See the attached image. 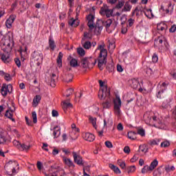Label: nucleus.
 Listing matches in <instances>:
<instances>
[{
	"label": "nucleus",
	"instance_id": "16",
	"mask_svg": "<svg viewBox=\"0 0 176 176\" xmlns=\"http://www.w3.org/2000/svg\"><path fill=\"white\" fill-rule=\"evenodd\" d=\"M72 129L73 131L69 134L70 140H76V138H78V136L74 137L73 134L74 133V131H75L76 133H79V129L76 128V124H72Z\"/></svg>",
	"mask_w": 176,
	"mask_h": 176
},
{
	"label": "nucleus",
	"instance_id": "10",
	"mask_svg": "<svg viewBox=\"0 0 176 176\" xmlns=\"http://www.w3.org/2000/svg\"><path fill=\"white\" fill-rule=\"evenodd\" d=\"M12 89H13V87L12 86V85H7L6 84H3L1 89V93L2 96L5 97L8 96V93H12Z\"/></svg>",
	"mask_w": 176,
	"mask_h": 176
},
{
	"label": "nucleus",
	"instance_id": "62",
	"mask_svg": "<svg viewBox=\"0 0 176 176\" xmlns=\"http://www.w3.org/2000/svg\"><path fill=\"white\" fill-rule=\"evenodd\" d=\"M15 61V64L16 65V66L20 68V67H21V62L20 61V59L19 58H15L14 59Z\"/></svg>",
	"mask_w": 176,
	"mask_h": 176
},
{
	"label": "nucleus",
	"instance_id": "15",
	"mask_svg": "<svg viewBox=\"0 0 176 176\" xmlns=\"http://www.w3.org/2000/svg\"><path fill=\"white\" fill-rule=\"evenodd\" d=\"M83 138L85 141H89V142H93L94 140H96V136L90 133H85L83 134Z\"/></svg>",
	"mask_w": 176,
	"mask_h": 176
},
{
	"label": "nucleus",
	"instance_id": "32",
	"mask_svg": "<svg viewBox=\"0 0 176 176\" xmlns=\"http://www.w3.org/2000/svg\"><path fill=\"white\" fill-rule=\"evenodd\" d=\"M109 168H111V170H113V171H114V173H116V174H121L122 173L119 167H118L113 164H109Z\"/></svg>",
	"mask_w": 176,
	"mask_h": 176
},
{
	"label": "nucleus",
	"instance_id": "45",
	"mask_svg": "<svg viewBox=\"0 0 176 176\" xmlns=\"http://www.w3.org/2000/svg\"><path fill=\"white\" fill-rule=\"evenodd\" d=\"M63 108L64 109V111H65V109H67V108H72V104H71L70 102H63Z\"/></svg>",
	"mask_w": 176,
	"mask_h": 176
},
{
	"label": "nucleus",
	"instance_id": "55",
	"mask_svg": "<svg viewBox=\"0 0 176 176\" xmlns=\"http://www.w3.org/2000/svg\"><path fill=\"white\" fill-rule=\"evenodd\" d=\"M87 25L89 27V28H90L91 30L94 29V21H88Z\"/></svg>",
	"mask_w": 176,
	"mask_h": 176
},
{
	"label": "nucleus",
	"instance_id": "40",
	"mask_svg": "<svg viewBox=\"0 0 176 176\" xmlns=\"http://www.w3.org/2000/svg\"><path fill=\"white\" fill-rule=\"evenodd\" d=\"M64 162L65 164H67V166H69V167H72V166H74V163L69 158H65Z\"/></svg>",
	"mask_w": 176,
	"mask_h": 176
},
{
	"label": "nucleus",
	"instance_id": "61",
	"mask_svg": "<svg viewBox=\"0 0 176 176\" xmlns=\"http://www.w3.org/2000/svg\"><path fill=\"white\" fill-rule=\"evenodd\" d=\"M72 93H74V89H67L66 91V97H69V96H71Z\"/></svg>",
	"mask_w": 176,
	"mask_h": 176
},
{
	"label": "nucleus",
	"instance_id": "52",
	"mask_svg": "<svg viewBox=\"0 0 176 176\" xmlns=\"http://www.w3.org/2000/svg\"><path fill=\"white\" fill-rule=\"evenodd\" d=\"M32 118L33 119V123H36L38 122V118L36 117V112L35 111L32 112Z\"/></svg>",
	"mask_w": 176,
	"mask_h": 176
},
{
	"label": "nucleus",
	"instance_id": "28",
	"mask_svg": "<svg viewBox=\"0 0 176 176\" xmlns=\"http://www.w3.org/2000/svg\"><path fill=\"white\" fill-rule=\"evenodd\" d=\"M157 164H159V162H157V160H154L148 166L150 171H153V170H155V168L157 167Z\"/></svg>",
	"mask_w": 176,
	"mask_h": 176
},
{
	"label": "nucleus",
	"instance_id": "22",
	"mask_svg": "<svg viewBox=\"0 0 176 176\" xmlns=\"http://www.w3.org/2000/svg\"><path fill=\"white\" fill-rule=\"evenodd\" d=\"M107 56H108V51H107V50H102L100 52L98 58L101 60H107Z\"/></svg>",
	"mask_w": 176,
	"mask_h": 176
},
{
	"label": "nucleus",
	"instance_id": "42",
	"mask_svg": "<svg viewBox=\"0 0 176 176\" xmlns=\"http://www.w3.org/2000/svg\"><path fill=\"white\" fill-rule=\"evenodd\" d=\"M92 37H93V36H91V34H90L87 32H84V38H82V39H85V41H86V39H91Z\"/></svg>",
	"mask_w": 176,
	"mask_h": 176
},
{
	"label": "nucleus",
	"instance_id": "33",
	"mask_svg": "<svg viewBox=\"0 0 176 176\" xmlns=\"http://www.w3.org/2000/svg\"><path fill=\"white\" fill-rule=\"evenodd\" d=\"M49 46L51 50H54V49H56V43H54V40H53L52 36H50L49 38Z\"/></svg>",
	"mask_w": 176,
	"mask_h": 176
},
{
	"label": "nucleus",
	"instance_id": "4",
	"mask_svg": "<svg viewBox=\"0 0 176 176\" xmlns=\"http://www.w3.org/2000/svg\"><path fill=\"white\" fill-rule=\"evenodd\" d=\"M99 84L100 86V89L98 92V98H104V97H107V96H109L111 93L109 89H108V86L104 85V82L101 80H99Z\"/></svg>",
	"mask_w": 176,
	"mask_h": 176
},
{
	"label": "nucleus",
	"instance_id": "59",
	"mask_svg": "<svg viewBox=\"0 0 176 176\" xmlns=\"http://www.w3.org/2000/svg\"><path fill=\"white\" fill-rule=\"evenodd\" d=\"M87 20L88 21H94V15L89 14L87 16Z\"/></svg>",
	"mask_w": 176,
	"mask_h": 176
},
{
	"label": "nucleus",
	"instance_id": "24",
	"mask_svg": "<svg viewBox=\"0 0 176 176\" xmlns=\"http://www.w3.org/2000/svg\"><path fill=\"white\" fill-rule=\"evenodd\" d=\"M100 23H102V25L105 26L106 30H108L111 25H112V19H107L106 21H102V20L99 21Z\"/></svg>",
	"mask_w": 176,
	"mask_h": 176
},
{
	"label": "nucleus",
	"instance_id": "48",
	"mask_svg": "<svg viewBox=\"0 0 176 176\" xmlns=\"http://www.w3.org/2000/svg\"><path fill=\"white\" fill-rule=\"evenodd\" d=\"M148 171H151V169L149 168V166L146 165L142 169V174H146Z\"/></svg>",
	"mask_w": 176,
	"mask_h": 176
},
{
	"label": "nucleus",
	"instance_id": "34",
	"mask_svg": "<svg viewBox=\"0 0 176 176\" xmlns=\"http://www.w3.org/2000/svg\"><path fill=\"white\" fill-rule=\"evenodd\" d=\"M144 13L147 19H153V13L152 12L151 9H148V10H146V11H144Z\"/></svg>",
	"mask_w": 176,
	"mask_h": 176
},
{
	"label": "nucleus",
	"instance_id": "19",
	"mask_svg": "<svg viewBox=\"0 0 176 176\" xmlns=\"http://www.w3.org/2000/svg\"><path fill=\"white\" fill-rule=\"evenodd\" d=\"M64 54L63 52H59L57 59H56V63L59 68H61L63 67V57Z\"/></svg>",
	"mask_w": 176,
	"mask_h": 176
},
{
	"label": "nucleus",
	"instance_id": "8",
	"mask_svg": "<svg viewBox=\"0 0 176 176\" xmlns=\"http://www.w3.org/2000/svg\"><path fill=\"white\" fill-rule=\"evenodd\" d=\"M13 145L16 146L19 151H28L30 148H31V146L27 145L25 144H21L19 140H14L13 142Z\"/></svg>",
	"mask_w": 176,
	"mask_h": 176
},
{
	"label": "nucleus",
	"instance_id": "13",
	"mask_svg": "<svg viewBox=\"0 0 176 176\" xmlns=\"http://www.w3.org/2000/svg\"><path fill=\"white\" fill-rule=\"evenodd\" d=\"M74 163H76L78 166H82L83 164V160L81 157L79 153L74 151L72 153Z\"/></svg>",
	"mask_w": 176,
	"mask_h": 176
},
{
	"label": "nucleus",
	"instance_id": "27",
	"mask_svg": "<svg viewBox=\"0 0 176 176\" xmlns=\"http://www.w3.org/2000/svg\"><path fill=\"white\" fill-rule=\"evenodd\" d=\"M104 64H107V60L98 58V67L100 71L104 69Z\"/></svg>",
	"mask_w": 176,
	"mask_h": 176
},
{
	"label": "nucleus",
	"instance_id": "64",
	"mask_svg": "<svg viewBox=\"0 0 176 176\" xmlns=\"http://www.w3.org/2000/svg\"><path fill=\"white\" fill-rule=\"evenodd\" d=\"M170 75L171 76H173L174 79H176V69H174L173 71H172L170 72Z\"/></svg>",
	"mask_w": 176,
	"mask_h": 176
},
{
	"label": "nucleus",
	"instance_id": "37",
	"mask_svg": "<svg viewBox=\"0 0 176 176\" xmlns=\"http://www.w3.org/2000/svg\"><path fill=\"white\" fill-rule=\"evenodd\" d=\"M139 151H140V152L146 153V152H148V146H146V144L140 145L139 147Z\"/></svg>",
	"mask_w": 176,
	"mask_h": 176
},
{
	"label": "nucleus",
	"instance_id": "23",
	"mask_svg": "<svg viewBox=\"0 0 176 176\" xmlns=\"http://www.w3.org/2000/svg\"><path fill=\"white\" fill-rule=\"evenodd\" d=\"M6 54H1V60L6 64L10 63V57L9 56V52H6Z\"/></svg>",
	"mask_w": 176,
	"mask_h": 176
},
{
	"label": "nucleus",
	"instance_id": "3",
	"mask_svg": "<svg viewBox=\"0 0 176 176\" xmlns=\"http://www.w3.org/2000/svg\"><path fill=\"white\" fill-rule=\"evenodd\" d=\"M10 43H12V41H10V37L9 36L2 38L1 41V47L2 50L5 52V53H9V52L12 50Z\"/></svg>",
	"mask_w": 176,
	"mask_h": 176
},
{
	"label": "nucleus",
	"instance_id": "43",
	"mask_svg": "<svg viewBox=\"0 0 176 176\" xmlns=\"http://www.w3.org/2000/svg\"><path fill=\"white\" fill-rule=\"evenodd\" d=\"M107 69L109 72H113V69H115V66L112 63H109L107 66Z\"/></svg>",
	"mask_w": 176,
	"mask_h": 176
},
{
	"label": "nucleus",
	"instance_id": "20",
	"mask_svg": "<svg viewBox=\"0 0 176 176\" xmlns=\"http://www.w3.org/2000/svg\"><path fill=\"white\" fill-rule=\"evenodd\" d=\"M81 43L84 49H86V50H89V49L91 47V43L89 41H85V38L82 39Z\"/></svg>",
	"mask_w": 176,
	"mask_h": 176
},
{
	"label": "nucleus",
	"instance_id": "21",
	"mask_svg": "<svg viewBox=\"0 0 176 176\" xmlns=\"http://www.w3.org/2000/svg\"><path fill=\"white\" fill-rule=\"evenodd\" d=\"M74 79V76L72 74H65V75L63 77V81L66 83H69V82H72V80Z\"/></svg>",
	"mask_w": 176,
	"mask_h": 176
},
{
	"label": "nucleus",
	"instance_id": "49",
	"mask_svg": "<svg viewBox=\"0 0 176 176\" xmlns=\"http://www.w3.org/2000/svg\"><path fill=\"white\" fill-rule=\"evenodd\" d=\"M122 6H124V1H118L116 6V9H122Z\"/></svg>",
	"mask_w": 176,
	"mask_h": 176
},
{
	"label": "nucleus",
	"instance_id": "41",
	"mask_svg": "<svg viewBox=\"0 0 176 176\" xmlns=\"http://www.w3.org/2000/svg\"><path fill=\"white\" fill-rule=\"evenodd\" d=\"M77 53H78L79 56H85V54H86V52L82 47L77 49Z\"/></svg>",
	"mask_w": 176,
	"mask_h": 176
},
{
	"label": "nucleus",
	"instance_id": "53",
	"mask_svg": "<svg viewBox=\"0 0 176 176\" xmlns=\"http://www.w3.org/2000/svg\"><path fill=\"white\" fill-rule=\"evenodd\" d=\"M138 134H139V135H141V137H145V130H144V129H138Z\"/></svg>",
	"mask_w": 176,
	"mask_h": 176
},
{
	"label": "nucleus",
	"instance_id": "9",
	"mask_svg": "<svg viewBox=\"0 0 176 176\" xmlns=\"http://www.w3.org/2000/svg\"><path fill=\"white\" fill-rule=\"evenodd\" d=\"M96 60H95L94 63H91V58H82L80 61V65L82 68H89L91 64L93 65H96Z\"/></svg>",
	"mask_w": 176,
	"mask_h": 176
},
{
	"label": "nucleus",
	"instance_id": "38",
	"mask_svg": "<svg viewBox=\"0 0 176 176\" xmlns=\"http://www.w3.org/2000/svg\"><path fill=\"white\" fill-rule=\"evenodd\" d=\"M1 75H3L4 76V79L7 81L11 80L12 78H10V74H6L4 72H0Z\"/></svg>",
	"mask_w": 176,
	"mask_h": 176
},
{
	"label": "nucleus",
	"instance_id": "36",
	"mask_svg": "<svg viewBox=\"0 0 176 176\" xmlns=\"http://www.w3.org/2000/svg\"><path fill=\"white\" fill-rule=\"evenodd\" d=\"M79 65L78 64V60L76 58H72L70 60V66L75 68V67H78Z\"/></svg>",
	"mask_w": 176,
	"mask_h": 176
},
{
	"label": "nucleus",
	"instance_id": "14",
	"mask_svg": "<svg viewBox=\"0 0 176 176\" xmlns=\"http://www.w3.org/2000/svg\"><path fill=\"white\" fill-rule=\"evenodd\" d=\"M14 20H16V16L11 15L6 21V26L7 28H12V24L14 23Z\"/></svg>",
	"mask_w": 176,
	"mask_h": 176
},
{
	"label": "nucleus",
	"instance_id": "56",
	"mask_svg": "<svg viewBox=\"0 0 176 176\" xmlns=\"http://www.w3.org/2000/svg\"><path fill=\"white\" fill-rule=\"evenodd\" d=\"M5 142H6V138L3 135H0V144H5Z\"/></svg>",
	"mask_w": 176,
	"mask_h": 176
},
{
	"label": "nucleus",
	"instance_id": "47",
	"mask_svg": "<svg viewBox=\"0 0 176 176\" xmlns=\"http://www.w3.org/2000/svg\"><path fill=\"white\" fill-rule=\"evenodd\" d=\"M131 10V6L129 3H126L124 6V12H130Z\"/></svg>",
	"mask_w": 176,
	"mask_h": 176
},
{
	"label": "nucleus",
	"instance_id": "31",
	"mask_svg": "<svg viewBox=\"0 0 176 176\" xmlns=\"http://www.w3.org/2000/svg\"><path fill=\"white\" fill-rule=\"evenodd\" d=\"M5 116H6V118H8V119H10V120H12V122H15L14 118H13V111L10 110H7L6 111Z\"/></svg>",
	"mask_w": 176,
	"mask_h": 176
},
{
	"label": "nucleus",
	"instance_id": "63",
	"mask_svg": "<svg viewBox=\"0 0 176 176\" xmlns=\"http://www.w3.org/2000/svg\"><path fill=\"white\" fill-rule=\"evenodd\" d=\"M176 31V25H173L171 26V28L169 29V32H175Z\"/></svg>",
	"mask_w": 176,
	"mask_h": 176
},
{
	"label": "nucleus",
	"instance_id": "5",
	"mask_svg": "<svg viewBox=\"0 0 176 176\" xmlns=\"http://www.w3.org/2000/svg\"><path fill=\"white\" fill-rule=\"evenodd\" d=\"M113 103L114 105V113L117 116H120V108H122V100L120 97L118 95L116 96V98L113 100Z\"/></svg>",
	"mask_w": 176,
	"mask_h": 176
},
{
	"label": "nucleus",
	"instance_id": "60",
	"mask_svg": "<svg viewBox=\"0 0 176 176\" xmlns=\"http://www.w3.org/2000/svg\"><path fill=\"white\" fill-rule=\"evenodd\" d=\"M107 148H113V145L112 144V142H109V141H106L104 142Z\"/></svg>",
	"mask_w": 176,
	"mask_h": 176
},
{
	"label": "nucleus",
	"instance_id": "39",
	"mask_svg": "<svg viewBox=\"0 0 176 176\" xmlns=\"http://www.w3.org/2000/svg\"><path fill=\"white\" fill-rule=\"evenodd\" d=\"M174 170H175V167H174V166L166 165L165 166V170L166 173H171V171H174Z\"/></svg>",
	"mask_w": 176,
	"mask_h": 176
},
{
	"label": "nucleus",
	"instance_id": "26",
	"mask_svg": "<svg viewBox=\"0 0 176 176\" xmlns=\"http://www.w3.org/2000/svg\"><path fill=\"white\" fill-rule=\"evenodd\" d=\"M60 135H61V131L60 128H58V126L54 127V133H53L54 138H58V137H60Z\"/></svg>",
	"mask_w": 176,
	"mask_h": 176
},
{
	"label": "nucleus",
	"instance_id": "46",
	"mask_svg": "<svg viewBox=\"0 0 176 176\" xmlns=\"http://www.w3.org/2000/svg\"><path fill=\"white\" fill-rule=\"evenodd\" d=\"M136 170L135 166H131L128 167V174H133Z\"/></svg>",
	"mask_w": 176,
	"mask_h": 176
},
{
	"label": "nucleus",
	"instance_id": "12",
	"mask_svg": "<svg viewBox=\"0 0 176 176\" xmlns=\"http://www.w3.org/2000/svg\"><path fill=\"white\" fill-rule=\"evenodd\" d=\"M32 58H34V61H37V65H40L41 63H42V60H43V54L38 52H34L32 54Z\"/></svg>",
	"mask_w": 176,
	"mask_h": 176
},
{
	"label": "nucleus",
	"instance_id": "17",
	"mask_svg": "<svg viewBox=\"0 0 176 176\" xmlns=\"http://www.w3.org/2000/svg\"><path fill=\"white\" fill-rule=\"evenodd\" d=\"M68 24L72 27H78V25H79V20L78 19V17L76 19L71 18L68 21Z\"/></svg>",
	"mask_w": 176,
	"mask_h": 176
},
{
	"label": "nucleus",
	"instance_id": "58",
	"mask_svg": "<svg viewBox=\"0 0 176 176\" xmlns=\"http://www.w3.org/2000/svg\"><path fill=\"white\" fill-rule=\"evenodd\" d=\"M159 58L156 54H154L152 56V61L153 63H157Z\"/></svg>",
	"mask_w": 176,
	"mask_h": 176
},
{
	"label": "nucleus",
	"instance_id": "54",
	"mask_svg": "<svg viewBox=\"0 0 176 176\" xmlns=\"http://www.w3.org/2000/svg\"><path fill=\"white\" fill-rule=\"evenodd\" d=\"M162 148H167L168 146H170V142L168 141H164L161 143Z\"/></svg>",
	"mask_w": 176,
	"mask_h": 176
},
{
	"label": "nucleus",
	"instance_id": "6",
	"mask_svg": "<svg viewBox=\"0 0 176 176\" xmlns=\"http://www.w3.org/2000/svg\"><path fill=\"white\" fill-rule=\"evenodd\" d=\"M100 100H106L102 103V107L103 109H109V108L112 107V98H111V93L109 96L100 98Z\"/></svg>",
	"mask_w": 176,
	"mask_h": 176
},
{
	"label": "nucleus",
	"instance_id": "29",
	"mask_svg": "<svg viewBox=\"0 0 176 176\" xmlns=\"http://www.w3.org/2000/svg\"><path fill=\"white\" fill-rule=\"evenodd\" d=\"M157 29L158 31H166L167 30V25L164 23H159L157 25Z\"/></svg>",
	"mask_w": 176,
	"mask_h": 176
},
{
	"label": "nucleus",
	"instance_id": "25",
	"mask_svg": "<svg viewBox=\"0 0 176 176\" xmlns=\"http://www.w3.org/2000/svg\"><path fill=\"white\" fill-rule=\"evenodd\" d=\"M41 100H42L41 96L36 95L33 99V107H38V104L41 102Z\"/></svg>",
	"mask_w": 176,
	"mask_h": 176
},
{
	"label": "nucleus",
	"instance_id": "2",
	"mask_svg": "<svg viewBox=\"0 0 176 176\" xmlns=\"http://www.w3.org/2000/svg\"><path fill=\"white\" fill-rule=\"evenodd\" d=\"M18 166L19 164L17 162L10 160L4 166L6 174H8V175H13V174H16V167Z\"/></svg>",
	"mask_w": 176,
	"mask_h": 176
},
{
	"label": "nucleus",
	"instance_id": "30",
	"mask_svg": "<svg viewBox=\"0 0 176 176\" xmlns=\"http://www.w3.org/2000/svg\"><path fill=\"white\" fill-rule=\"evenodd\" d=\"M89 119L90 123H91V124L94 127V129H96V130H97V118L89 116Z\"/></svg>",
	"mask_w": 176,
	"mask_h": 176
},
{
	"label": "nucleus",
	"instance_id": "18",
	"mask_svg": "<svg viewBox=\"0 0 176 176\" xmlns=\"http://www.w3.org/2000/svg\"><path fill=\"white\" fill-rule=\"evenodd\" d=\"M129 83L133 89H138L140 87V82L135 78L130 80Z\"/></svg>",
	"mask_w": 176,
	"mask_h": 176
},
{
	"label": "nucleus",
	"instance_id": "35",
	"mask_svg": "<svg viewBox=\"0 0 176 176\" xmlns=\"http://www.w3.org/2000/svg\"><path fill=\"white\" fill-rule=\"evenodd\" d=\"M137 133H135V132L131 131L128 133V138L129 140H132L133 141H134V140H137Z\"/></svg>",
	"mask_w": 176,
	"mask_h": 176
},
{
	"label": "nucleus",
	"instance_id": "51",
	"mask_svg": "<svg viewBox=\"0 0 176 176\" xmlns=\"http://www.w3.org/2000/svg\"><path fill=\"white\" fill-rule=\"evenodd\" d=\"M101 30H102V27L96 25L95 27V34L96 35H99V34L101 33Z\"/></svg>",
	"mask_w": 176,
	"mask_h": 176
},
{
	"label": "nucleus",
	"instance_id": "7",
	"mask_svg": "<svg viewBox=\"0 0 176 176\" xmlns=\"http://www.w3.org/2000/svg\"><path fill=\"white\" fill-rule=\"evenodd\" d=\"M158 92L157 94V98H164L166 96L164 94V91L167 89V84L166 82H163L161 85L157 87Z\"/></svg>",
	"mask_w": 176,
	"mask_h": 176
},
{
	"label": "nucleus",
	"instance_id": "1",
	"mask_svg": "<svg viewBox=\"0 0 176 176\" xmlns=\"http://www.w3.org/2000/svg\"><path fill=\"white\" fill-rule=\"evenodd\" d=\"M144 119L146 124H149L150 126H155L158 127L159 129H162V126L157 125L162 124V122L159 118H157V117L146 113L144 116Z\"/></svg>",
	"mask_w": 176,
	"mask_h": 176
},
{
	"label": "nucleus",
	"instance_id": "44",
	"mask_svg": "<svg viewBox=\"0 0 176 176\" xmlns=\"http://www.w3.org/2000/svg\"><path fill=\"white\" fill-rule=\"evenodd\" d=\"M117 164H118V166H120V167H121V168H125L126 167V163H124V162L122 161V160H118L117 161Z\"/></svg>",
	"mask_w": 176,
	"mask_h": 176
},
{
	"label": "nucleus",
	"instance_id": "57",
	"mask_svg": "<svg viewBox=\"0 0 176 176\" xmlns=\"http://www.w3.org/2000/svg\"><path fill=\"white\" fill-rule=\"evenodd\" d=\"M155 42L157 45H160V46H162V45L163 44V38H158L157 40H155Z\"/></svg>",
	"mask_w": 176,
	"mask_h": 176
},
{
	"label": "nucleus",
	"instance_id": "11",
	"mask_svg": "<svg viewBox=\"0 0 176 176\" xmlns=\"http://www.w3.org/2000/svg\"><path fill=\"white\" fill-rule=\"evenodd\" d=\"M100 13L102 16H106V17H111L112 16V10L108 8L107 5H104L101 8Z\"/></svg>",
	"mask_w": 176,
	"mask_h": 176
},
{
	"label": "nucleus",
	"instance_id": "50",
	"mask_svg": "<svg viewBox=\"0 0 176 176\" xmlns=\"http://www.w3.org/2000/svg\"><path fill=\"white\" fill-rule=\"evenodd\" d=\"M160 142V141L159 140H150L148 142V145H151V146H153V145H159V143Z\"/></svg>",
	"mask_w": 176,
	"mask_h": 176
}]
</instances>
